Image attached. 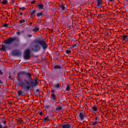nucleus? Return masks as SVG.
I'll list each match as a JSON object with an SVG mask.
<instances>
[{"label":"nucleus","instance_id":"nucleus-28","mask_svg":"<svg viewBox=\"0 0 128 128\" xmlns=\"http://www.w3.org/2000/svg\"><path fill=\"white\" fill-rule=\"evenodd\" d=\"M66 54H69L71 52V51L70 50H66Z\"/></svg>","mask_w":128,"mask_h":128},{"label":"nucleus","instance_id":"nucleus-1","mask_svg":"<svg viewBox=\"0 0 128 128\" xmlns=\"http://www.w3.org/2000/svg\"><path fill=\"white\" fill-rule=\"evenodd\" d=\"M27 76L29 77V82L26 79L23 80V82H21L20 83V86L23 88H25L26 90H28L31 87L35 86L38 84V80L37 78L32 79V74L30 73H28Z\"/></svg>","mask_w":128,"mask_h":128},{"label":"nucleus","instance_id":"nucleus-44","mask_svg":"<svg viewBox=\"0 0 128 128\" xmlns=\"http://www.w3.org/2000/svg\"><path fill=\"white\" fill-rule=\"evenodd\" d=\"M42 114H43V113L42 112H41L39 113V114L41 116Z\"/></svg>","mask_w":128,"mask_h":128},{"label":"nucleus","instance_id":"nucleus-2","mask_svg":"<svg viewBox=\"0 0 128 128\" xmlns=\"http://www.w3.org/2000/svg\"><path fill=\"white\" fill-rule=\"evenodd\" d=\"M34 42L35 44L32 46L31 48L32 50L33 51L37 52L40 50V47L38 44H40L44 49H46L47 47V46L45 40H36Z\"/></svg>","mask_w":128,"mask_h":128},{"label":"nucleus","instance_id":"nucleus-17","mask_svg":"<svg viewBox=\"0 0 128 128\" xmlns=\"http://www.w3.org/2000/svg\"><path fill=\"white\" fill-rule=\"evenodd\" d=\"M128 36L126 35H124L122 36V40L123 41L126 40L128 39Z\"/></svg>","mask_w":128,"mask_h":128},{"label":"nucleus","instance_id":"nucleus-33","mask_svg":"<svg viewBox=\"0 0 128 128\" xmlns=\"http://www.w3.org/2000/svg\"><path fill=\"white\" fill-rule=\"evenodd\" d=\"M8 24L6 23H4L3 24V26L4 27H6L8 26Z\"/></svg>","mask_w":128,"mask_h":128},{"label":"nucleus","instance_id":"nucleus-32","mask_svg":"<svg viewBox=\"0 0 128 128\" xmlns=\"http://www.w3.org/2000/svg\"><path fill=\"white\" fill-rule=\"evenodd\" d=\"M19 9L20 10H24L26 9L24 7H23L22 8L20 7H19Z\"/></svg>","mask_w":128,"mask_h":128},{"label":"nucleus","instance_id":"nucleus-9","mask_svg":"<svg viewBox=\"0 0 128 128\" xmlns=\"http://www.w3.org/2000/svg\"><path fill=\"white\" fill-rule=\"evenodd\" d=\"M59 76H58V73L56 72L53 73L52 74V77L53 79H55L56 78H58Z\"/></svg>","mask_w":128,"mask_h":128},{"label":"nucleus","instance_id":"nucleus-14","mask_svg":"<svg viewBox=\"0 0 128 128\" xmlns=\"http://www.w3.org/2000/svg\"><path fill=\"white\" fill-rule=\"evenodd\" d=\"M92 110L93 112H96L98 110V108L95 106H94L92 107Z\"/></svg>","mask_w":128,"mask_h":128},{"label":"nucleus","instance_id":"nucleus-31","mask_svg":"<svg viewBox=\"0 0 128 128\" xmlns=\"http://www.w3.org/2000/svg\"><path fill=\"white\" fill-rule=\"evenodd\" d=\"M36 10H34L32 12H31V14L30 15V16H32L36 12Z\"/></svg>","mask_w":128,"mask_h":128},{"label":"nucleus","instance_id":"nucleus-24","mask_svg":"<svg viewBox=\"0 0 128 128\" xmlns=\"http://www.w3.org/2000/svg\"><path fill=\"white\" fill-rule=\"evenodd\" d=\"M43 14V12L41 11L40 13H38L36 14V15L38 17L41 16Z\"/></svg>","mask_w":128,"mask_h":128},{"label":"nucleus","instance_id":"nucleus-19","mask_svg":"<svg viewBox=\"0 0 128 128\" xmlns=\"http://www.w3.org/2000/svg\"><path fill=\"white\" fill-rule=\"evenodd\" d=\"M97 5L98 6H101L102 5V2L101 0H97Z\"/></svg>","mask_w":128,"mask_h":128},{"label":"nucleus","instance_id":"nucleus-48","mask_svg":"<svg viewBox=\"0 0 128 128\" xmlns=\"http://www.w3.org/2000/svg\"><path fill=\"white\" fill-rule=\"evenodd\" d=\"M6 123V121H3V123L4 124H5Z\"/></svg>","mask_w":128,"mask_h":128},{"label":"nucleus","instance_id":"nucleus-42","mask_svg":"<svg viewBox=\"0 0 128 128\" xmlns=\"http://www.w3.org/2000/svg\"><path fill=\"white\" fill-rule=\"evenodd\" d=\"M45 108L46 109H48L49 108V106H45Z\"/></svg>","mask_w":128,"mask_h":128},{"label":"nucleus","instance_id":"nucleus-12","mask_svg":"<svg viewBox=\"0 0 128 128\" xmlns=\"http://www.w3.org/2000/svg\"><path fill=\"white\" fill-rule=\"evenodd\" d=\"M50 98L56 102V96L54 93H52L51 94Z\"/></svg>","mask_w":128,"mask_h":128},{"label":"nucleus","instance_id":"nucleus-30","mask_svg":"<svg viewBox=\"0 0 128 128\" xmlns=\"http://www.w3.org/2000/svg\"><path fill=\"white\" fill-rule=\"evenodd\" d=\"M98 123V121H96L93 122V124L94 125H96V124H97Z\"/></svg>","mask_w":128,"mask_h":128},{"label":"nucleus","instance_id":"nucleus-10","mask_svg":"<svg viewBox=\"0 0 128 128\" xmlns=\"http://www.w3.org/2000/svg\"><path fill=\"white\" fill-rule=\"evenodd\" d=\"M84 112H80L79 113V117L80 118L81 120H82L84 118Z\"/></svg>","mask_w":128,"mask_h":128},{"label":"nucleus","instance_id":"nucleus-8","mask_svg":"<svg viewBox=\"0 0 128 128\" xmlns=\"http://www.w3.org/2000/svg\"><path fill=\"white\" fill-rule=\"evenodd\" d=\"M36 4H38L36 7L39 9H40L44 8V5L42 4V3L37 4V2H36Z\"/></svg>","mask_w":128,"mask_h":128},{"label":"nucleus","instance_id":"nucleus-16","mask_svg":"<svg viewBox=\"0 0 128 128\" xmlns=\"http://www.w3.org/2000/svg\"><path fill=\"white\" fill-rule=\"evenodd\" d=\"M54 69H60L62 68V66L58 65H56L54 67Z\"/></svg>","mask_w":128,"mask_h":128},{"label":"nucleus","instance_id":"nucleus-57","mask_svg":"<svg viewBox=\"0 0 128 128\" xmlns=\"http://www.w3.org/2000/svg\"><path fill=\"white\" fill-rule=\"evenodd\" d=\"M90 76H92V75H91L90 74Z\"/></svg>","mask_w":128,"mask_h":128},{"label":"nucleus","instance_id":"nucleus-34","mask_svg":"<svg viewBox=\"0 0 128 128\" xmlns=\"http://www.w3.org/2000/svg\"><path fill=\"white\" fill-rule=\"evenodd\" d=\"M88 13H90V17L92 18L94 16V14L93 13H91L90 12H88Z\"/></svg>","mask_w":128,"mask_h":128},{"label":"nucleus","instance_id":"nucleus-52","mask_svg":"<svg viewBox=\"0 0 128 128\" xmlns=\"http://www.w3.org/2000/svg\"><path fill=\"white\" fill-rule=\"evenodd\" d=\"M11 78V76L10 75H10L9 76H8V78Z\"/></svg>","mask_w":128,"mask_h":128},{"label":"nucleus","instance_id":"nucleus-38","mask_svg":"<svg viewBox=\"0 0 128 128\" xmlns=\"http://www.w3.org/2000/svg\"><path fill=\"white\" fill-rule=\"evenodd\" d=\"M90 116V118H92L93 116V114H90L89 115H88V116Z\"/></svg>","mask_w":128,"mask_h":128},{"label":"nucleus","instance_id":"nucleus-49","mask_svg":"<svg viewBox=\"0 0 128 128\" xmlns=\"http://www.w3.org/2000/svg\"><path fill=\"white\" fill-rule=\"evenodd\" d=\"M36 91L37 92H39V90L38 89H36Z\"/></svg>","mask_w":128,"mask_h":128},{"label":"nucleus","instance_id":"nucleus-27","mask_svg":"<svg viewBox=\"0 0 128 128\" xmlns=\"http://www.w3.org/2000/svg\"><path fill=\"white\" fill-rule=\"evenodd\" d=\"M0 128H8V127L7 126H6L4 127H2V126L0 122Z\"/></svg>","mask_w":128,"mask_h":128},{"label":"nucleus","instance_id":"nucleus-36","mask_svg":"<svg viewBox=\"0 0 128 128\" xmlns=\"http://www.w3.org/2000/svg\"><path fill=\"white\" fill-rule=\"evenodd\" d=\"M77 45V44L76 43H74L72 45V47H74L76 46Z\"/></svg>","mask_w":128,"mask_h":128},{"label":"nucleus","instance_id":"nucleus-13","mask_svg":"<svg viewBox=\"0 0 128 128\" xmlns=\"http://www.w3.org/2000/svg\"><path fill=\"white\" fill-rule=\"evenodd\" d=\"M63 105L62 104L57 106L56 108V110H61L62 109V106Z\"/></svg>","mask_w":128,"mask_h":128},{"label":"nucleus","instance_id":"nucleus-39","mask_svg":"<svg viewBox=\"0 0 128 128\" xmlns=\"http://www.w3.org/2000/svg\"><path fill=\"white\" fill-rule=\"evenodd\" d=\"M21 34V32L18 31L16 32V34L18 35H19Z\"/></svg>","mask_w":128,"mask_h":128},{"label":"nucleus","instance_id":"nucleus-51","mask_svg":"<svg viewBox=\"0 0 128 128\" xmlns=\"http://www.w3.org/2000/svg\"><path fill=\"white\" fill-rule=\"evenodd\" d=\"M90 64H92V63H93V62H92V61H90Z\"/></svg>","mask_w":128,"mask_h":128},{"label":"nucleus","instance_id":"nucleus-7","mask_svg":"<svg viewBox=\"0 0 128 128\" xmlns=\"http://www.w3.org/2000/svg\"><path fill=\"white\" fill-rule=\"evenodd\" d=\"M70 125L68 123L66 122L64 124L61 126V128H70Z\"/></svg>","mask_w":128,"mask_h":128},{"label":"nucleus","instance_id":"nucleus-54","mask_svg":"<svg viewBox=\"0 0 128 128\" xmlns=\"http://www.w3.org/2000/svg\"><path fill=\"white\" fill-rule=\"evenodd\" d=\"M91 79H92V78L91 77H90V78H88V80H90Z\"/></svg>","mask_w":128,"mask_h":128},{"label":"nucleus","instance_id":"nucleus-40","mask_svg":"<svg viewBox=\"0 0 128 128\" xmlns=\"http://www.w3.org/2000/svg\"><path fill=\"white\" fill-rule=\"evenodd\" d=\"M36 1L35 0H34L33 1L31 2V3L32 4L35 3Z\"/></svg>","mask_w":128,"mask_h":128},{"label":"nucleus","instance_id":"nucleus-35","mask_svg":"<svg viewBox=\"0 0 128 128\" xmlns=\"http://www.w3.org/2000/svg\"><path fill=\"white\" fill-rule=\"evenodd\" d=\"M99 119V118L98 116H96L95 117V120L96 121H98Z\"/></svg>","mask_w":128,"mask_h":128},{"label":"nucleus","instance_id":"nucleus-63","mask_svg":"<svg viewBox=\"0 0 128 128\" xmlns=\"http://www.w3.org/2000/svg\"><path fill=\"white\" fill-rule=\"evenodd\" d=\"M88 38H89V36H88Z\"/></svg>","mask_w":128,"mask_h":128},{"label":"nucleus","instance_id":"nucleus-58","mask_svg":"<svg viewBox=\"0 0 128 128\" xmlns=\"http://www.w3.org/2000/svg\"><path fill=\"white\" fill-rule=\"evenodd\" d=\"M90 67H92V66H88V67H88V68H90Z\"/></svg>","mask_w":128,"mask_h":128},{"label":"nucleus","instance_id":"nucleus-50","mask_svg":"<svg viewBox=\"0 0 128 128\" xmlns=\"http://www.w3.org/2000/svg\"><path fill=\"white\" fill-rule=\"evenodd\" d=\"M92 70V68H90L88 70V72L90 70ZM88 73H89V72H88Z\"/></svg>","mask_w":128,"mask_h":128},{"label":"nucleus","instance_id":"nucleus-18","mask_svg":"<svg viewBox=\"0 0 128 128\" xmlns=\"http://www.w3.org/2000/svg\"><path fill=\"white\" fill-rule=\"evenodd\" d=\"M70 84H67V87L66 88V90L67 91H69L70 90Z\"/></svg>","mask_w":128,"mask_h":128},{"label":"nucleus","instance_id":"nucleus-25","mask_svg":"<svg viewBox=\"0 0 128 128\" xmlns=\"http://www.w3.org/2000/svg\"><path fill=\"white\" fill-rule=\"evenodd\" d=\"M25 22V20H20L19 22V23L20 24H23Z\"/></svg>","mask_w":128,"mask_h":128},{"label":"nucleus","instance_id":"nucleus-45","mask_svg":"<svg viewBox=\"0 0 128 128\" xmlns=\"http://www.w3.org/2000/svg\"><path fill=\"white\" fill-rule=\"evenodd\" d=\"M18 13V14L19 13V14L20 15H22V14H23L22 13V12H19Z\"/></svg>","mask_w":128,"mask_h":128},{"label":"nucleus","instance_id":"nucleus-15","mask_svg":"<svg viewBox=\"0 0 128 128\" xmlns=\"http://www.w3.org/2000/svg\"><path fill=\"white\" fill-rule=\"evenodd\" d=\"M61 85V83L58 82L57 83L56 85L54 86V87L56 88H59L60 87Z\"/></svg>","mask_w":128,"mask_h":128},{"label":"nucleus","instance_id":"nucleus-11","mask_svg":"<svg viewBox=\"0 0 128 128\" xmlns=\"http://www.w3.org/2000/svg\"><path fill=\"white\" fill-rule=\"evenodd\" d=\"M50 120V119L48 116H44L43 118V121L44 122H46Z\"/></svg>","mask_w":128,"mask_h":128},{"label":"nucleus","instance_id":"nucleus-46","mask_svg":"<svg viewBox=\"0 0 128 128\" xmlns=\"http://www.w3.org/2000/svg\"><path fill=\"white\" fill-rule=\"evenodd\" d=\"M51 92L52 93H54V90H52L51 91Z\"/></svg>","mask_w":128,"mask_h":128},{"label":"nucleus","instance_id":"nucleus-29","mask_svg":"<svg viewBox=\"0 0 128 128\" xmlns=\"http://www.w3.org/2000/svg\"><path fill=\"white\" fill-rule=\"evenodd\" d=\"M18 93L19 96H20L22 94V92L20 90L18 91Z\"/></svg>","mask_w":128,"mask_h":128},{"label":"nucleus","instance_id":"nucleus-4","mask_svg":"<svg viewBox=\"0 0 128 128\" xmlns=\"http://www.w3.org/2000/svg\"><path fill=\"white\" fill-rule=\"evenodd\" d=\"M30 52L29 49L26 50L24 53L23 57L25 60H28L30 58Z\"/></svg>","mask_w":128,"mask_h":128},{"label":"nucleus","instance_id":"nucleus-59","mask_svg":"<svg viewBox=\"0 0 128 128\" xmlns=\"http://www.w3.org/2000/svg\"><path fill=\"white\" fill-rule=\"evenodd\" d=\"M20 18H22V17H20Z\"/></svg>","mask_w":128,"mask_h":128},{"label":"nucleus","instance_id":"nucleus-21","mask_svg":"<svg viewBox=\"0 0 128 128\" xmlns=\"http://www.w3.org/2000/svg\"><path fill=\"white\" fill-rule=\"evenodd\" d=\"M64 4L60 5L59 6L60 8H61L63 10H64L65 9V8Z\"/></svg>","mask_w":128,"mask_h":128},{"label":"nucleus","instance_id":"nucleus-6","mask_svg":"<svg viewBox=\"0 0 128 128\" xmlns=\"http://www.w3.org/2000/svg\"><path fill=\"white\" fill-rule=\"evenodd\" d=\"M13 54L15 56H19L21 54L20 52L18 50H14L12 52Z\"/></svg>","mask_w":128,"mask_h":128},{"label":"nucleus","instance_id":"nucleus-3","mask_svg":"<svg viewBox=\"0 0 128 128\" xmlns=\"http://www.w3.org/2000/svg\"><path fill=\"white\" fill-rule=\"evenodd\" d=\"M20 41L18 38L17 37L14 36L13 37H12L10 36L7 40H4L3 42L6 44H9L14 42H19Z\"/></svg>","mask_w":128,"mask_h":128},{"label":"nucleus","instance_id":"nucleus-26","mask_svg":"<svg viewBox=\"0 0 128 128\" xmlns=\"http://www.w3.org/2000/svg\"><path fill=\"white\" fill-rule=\"evenodd\" d=\"M22 122V118H20L18 119V123H21Z\"/></svg>","mask_w":128,"mask_h":128},{"label":"nucleus","instance_id":"nucleus-62","mask_svg":"<svg viewBox=\"0 0 128 128\" xmlns=\"http://www.w3.org/2000/svg\"><path fill=\"white\" fill-rule=\"evenodd\" d=\"M89 26V27H90V26Z\"/></svg>","mask_w":128,"mask_h":128},{"label":"nucleus","instance_id":"nucleus-53","mask_svg":"<svg viewBox=\"0 0 128 128\" xmlns=\"http://www.w3.org/2000/svg\"><path fill=\"white\" fill-rule=\"evenodd\" d=\"M2 82L1 80L0 79V84L2 83Z\"/></svg>","mask_w":128,"mask_h":128},{"label":"nucleus","instance_id":"nucleus-55","mask_svg":"<svg viewBox=\"0 0 128 128\" xmlns=\"http://www.w3.org/2000/svg\"><path fill=\"white\" fill-rule=\"evenodd\" d=\"M60 70H59V72H58V74H60Z\"/></svg>","mask_w":128,"mask_h":128},{"label":"nucleus","instance_id":"nucleus-61","mask_svg":"<svg viewBox=\"0 0 128 128\" xmlns=\"http://www.w3.org/2000/svg\"><path fill=\"white\" fill-rule=\"evenodd\" d=\"M90 38V39H91V38Z\"/></svg>","mask_w":128,"mask_h":128},{"label":"nucleus","instance_id":"nucleus-60","mask_svg":"<svg viewBox=\"0 0 128 128\" xmlns=\"http://www.w3.org/2000/svg\"><path fill=\"white\" fill-rule=\"evenodd\" d=\"M56 103H59V102H57Z\"/></svg>","mask_w":128,"mask_h":128},{"label":"nucleus","instance_id":"nucleus-43","mask_svg":"<svg viewBox=\"0 0 128 128\" xmlns=\"http://www.w3.org/2000/svg\"><path fill=\"white\" fill-rule=\"evenodd\" d=\"M27 36L29 38H30L32 36V35L31 34H28Z\"/></svg>","mask_w":128,"mask_h":128},{"label":"nucleus","instance_id":"nucleus-47","mask_svg":"<svg viewBox=\"0 0 128 128\" xmlns=\"http://www.w3.org/2000/svg\"><path fill=\"white\" fill-rule=\"evenodd\" d=\"M32 24V22H30V24H28L29 26H30Z\"/></svg>","mask_w":128,"mask_h":128},{"label":"nucleus","instance_id":"nucleus-23","mask_svg":"<svg viewBox=\"0 0 128 128\" xmlns=\"http://www.w3.org/2000/svg\"><path fill=\"white\" fill-rule=\"evenodd\" d=\"M39 30V28H38L37 27H36L34 29H33L32 30L36 32L38 31Z\"/></svg>","mask_w":128,"mask_h":128},{"label":"nucleus","instance_id":"nucleus-20","mask_svg":"<svg viewBox=\"0 0 128 128\" xmlns=\"http://www.w3.org/2000/svg\"><path fill=\"white\" fill-rule=\"evenodd\" d=\"M6 47L4 45H2L1 48H0V50L2 51H3L5 50Z\"/></svg>","mask_w":128,"mask_h":128},{"label":"nucleus","instance_id":"nucleus-41","mask_svg":"<svg viewBox=\"0 0 128 128\" xmlns=\"http://www.w3.org/2000/svg\"><path fill=\"white\" fill-rule=\"evenodd\" d=\"M94 104V102H90V106L91 107H92V106L91 104Z\"/></svg>","mask_w":128,"mask_h":128},{"label":"nucleus","instance_id":"nucleus-56","mask_svg":"<svg viewBox=\"0 0 128 128\" xmlns=\"http://www.w3.org/2000/svg\"><path fill=\"white\" fill-rule=\"evenodd\" d=\"M52 128H57L56 126L54 127H52Z\"/></svg>","mask_w":128,"mask_h":128},{"label":"nucleus","instance_id":"nucleus-22","mask_svg":"<svg viewBox=\"0 0 128 128\" xmlns=\"http://www.w3.org/2000/svg\"><path fill=\"white\" fill-rule=\"evenodd\" d=\"M1 3L3 4H6L8 3L7 0H3Z\"/></svg>","mask_w":128,"mask_h":128},{"label":"nucleus","instance_id":"nucleus-5","mask_svg":"<svg viewBox=\"0 0 128 128\" xmlns=\"http://www.w3.org/2000/svg\"><path fill=\"white\" fill-rule=\"evenodd\" d=\"M29 73H26L24 71H20L17 74V76L18 77V81L19 82H20V84L22 82L21 81V77L22 76L24 75H27V74ZM23 82V81H22Z\"/></svg>","mask_w":128,"mask_h":128},{"label":"nucleus","instance_id":"nucleus-37","mask_svg":"<svg viewBox=\"0 0 128 128\" xmlns=\"http://www.w3.org/2000/svg\"><path fill=\"white\" fill-rule=\"evenodd\" d=\"M3 73L2 71V70H0V75H2L3 74Z\"/></svg>","mask_w":128,"mask_h":128}]
</instances>
